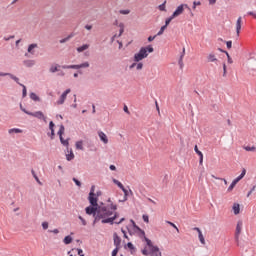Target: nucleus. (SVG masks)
<instances>
[{"label": "nucleus", "instance_id": "obj_1", "mask_svg": "<svg viewBox=\"0 0 256 256\" xmlns=\"http://www.w3.org/2000/svg\"><path fill=\"white\" fill-rule=\"evenodd\" d=\"M153 51H155V49L152 45L140 48L139 52L134 54V62L139 63V61L147 59V57H149V53H153Z\"/></svg>", "mask_w": 256, "mask_h": 256}, {"label": "nucleus", "instance_id": "obj_2", "mask_svg": "<svg viewBox=\"0 0 256 256\" xmlns=\"http://www.w3.org/2000/svg\"><path fill=\"white\" fill-rule=\"evenodd\" d=\"M187 9L188 11H191V8L187 4H181L179 5L175 11L172 13V17H179V15H183V11Z\"/></svg>", "mask_w": 256, "mask_h": 256}, {"label": "nucleus", "instance_id": "obj_3", "mask_svg": "<svg viewBox=\"0 0 256 256\" xmlns=\"http://www.w3.org/2000/svg\"><path fill=\"white\" fill-rule=\"evenodd\" d=\"M142 237H144V241L146 242L147 247H149V249H150V254H154V253L159 252V246L153 245V242L151 241V239L147 238L145 236V234Z\"/></svg>", "mask_w": 256, "mask_h": 256}, {"label": "nucleus", "instance_id": "obj_4", "mask_svg": "<svg viewBox=\"0 0 256 256\" xmlns=\"http://www.w3.org/2000/svg\"><path fill=\"white\" fill-rule=\"evenodd\" d=\"M88 201L90 203V205H92V207H98V201H99V198L97 197L96 194H89L88 195Z\"/></svg>", "mask_w": 256, "mask_h": 256}, {"label": "nucleus", "instance_id": "obj_5", "mask_svg": "<svg viewBox=\"0 0 256 256\" xmlns=\"http://www.w3.org/2000/svg\"><path fill=\"white\" fill-rule=\"evenodd\" d=\"M30 117H36V119H40L42 121H47V117H45V114H43L41 111H36L32 113H28Z\"/></svg>", "mask_w": 256, "mask_h": 256}, {"label": "nucleus", "instance_id": "obj_6", "mask_svg": "<svg viewBox=\"0 0 256 256\" xmlns=\"http://www.w3.org/2000/svg\"><path fill=\"white\" fill-rule=\"evenodd\" d=\"M0 77H10V79H12L13 81H15V83H17V85H22V84L19 82V77L13 75L12 73L0 72Z\"/></svg>", "mask_w": 256, "mask_h": 256}, {"label": "nucleus", "instance_id": "obj_7", "mask_svg": "<svg viewBox=\"0 0 256 256\" xmlns=\"http://www.w3.org/2000/svg\"><path fill=\"white\" fill-rule=\"evenodd\" d=\"M243 228V221L239 220L236 225L235 240L239 241V235H241V229Z\"/></svg>", "mask_w": 256, "mask_h": 256}, {"label": "nucleus", "instance_id": "obj_8", "mask_svg": "<svg viewBox=\"0 0 256 256\" xmlns=\"http://www.w3.org/2000/svg\"><path fill=\"white\" fill-rule=\"evenodd\" d=\"M97 207L98 206H92L91 204H90V206H87L85 208L86 215H93L94 216L97 213Z\"/></svg>", "mask_w": 256, "mask_h": 256}, {"label": "nucleus", "instance_id": "obj_9", "mask_svg": "<svg viewBox=\"0 0 256 256\" xmlns=\"http://www.w3.org/2000/svg\"><path fill=\"white\" fill-rule=\"evenodd\" d=\"M130 222L132 223L135 233L138 231L142 236H145V231L135 223V220L131 219Z\"/></svg>", "mask_w": 256, "mask_h": 256}, {"label": "nucleus", "instance_id": "obj_10", "mask_svg": "<svg viewBox=\"0 0 256 256\" xmlns=\"http://www.w3.org/2000/svg\"><path fill=\"white\" fill-rule=\"evenodd\" d=\"M113 241L115 247L121 248V237H119L117 232L113 233Z\"/></svg>", "mask_w": 256, "mask_h": 256}, {"label": "nucleus", "instance_id": "obj_11", "mask_svg": "<svg viewBox=\"0 0 256 256\" xmlns=\"http://www.w3.org/2000/svg\"><path fill=\"white\" fill-rule=\"evenodd\" d=\"M194 151H195V153H197V155L199 156V165H203V152H201V151L199 150V148L197 147V145H195Z\"/></svg>", "mask_w": 256, "mask_h": 256}, {"label": "nucleus", "instance_id": "obj_12", "mask_svg": "<svg viewBox=\"0 0 256 256\" xmlns=\"http://www.w3.org/2000/svg\"><path fill=\"white\" fill-rule=\"evenodd\" d=\"M39 47V45H37V43H33V44H30L28 46V53H30V55H35V51L33 49H37Z\"/></svg>", "mask_w": 256, "mask_h": 256}, {"label": "nucleus", "instance_id": "obj_13", "mask_svg": "<svg viewBox=\"0 0 256 256\" xmlns=\"http://www.w3.org/2000/svg\"><path fill=\"white\" fill-rule=\"evenodd\" d=\"M124 247H125V249H127V247H128V249H130L131 255H134V253L137 251V248H135V246L133 245L132 242H128L126 244V246H124Z\"/></svg>", "mask_w": 256, "mask_h": 256}, {"label": "nucleus", "instance_id": "obj_14", "mask_svg": "<svg viewBox=\"0 0 256 256\" xmlns=\"http://www.w3.org/2000/svg\"><path fill=\"white\" fill-rule=\"evenodd\" d=\"M100 141H102V143H105V145H107V143H109V139H107V135L103 132H99L98 133Z\"/></svg>", "mask_w": 256, "mask_h": 256}, {"label": "nucleus", "instance_id": "obj_15", "mask_svg": "<svg viewBox=\"0 0 256 256\" xmlns=\"http://www.w3.org/2000/svg\"><path fill=\"white\" fill-rule=\"evenodd\" d=\"M62 66L59 64H54L49 68V72L50 73H57V71H59V69H61Z\"/></svg>", "mask_w": 256, "mask_h": 256}, {"label": "nucleus", "instance_id": "obj_16", "mask_svg": "<svg viewBox=\"0 0 256 256\" xmlns=\"http://www.w3.org/2000/svg\"><path fill=\"white\" fill-rule=\"evenodd\" d=\"M232 209L234 211V215H239V213H241V206L239 203H234Z\"/></svg>", "mask_w": 256, "mask_h": 256}, {"label": "nucleus", "instance_id": "obj_17", "mask_svg": "<svg viewBox=\"0 0 256 256\" xmlns=\"http://www.w3.org/2000/svg\"><path fill=\"white\" fill-rule=\"evenodd\" d=\"M101 223L104 225L107 223H109L110 225H115L114 218L112 217L102 219Z\"/></svg>", "mask_w": 256, "mask_h": 256}, {"label": "nucleus", "instance_id": "obj_18", "mask_svg": "<svg viewBox=\"0 0 256 256\" xmlns=\"http://www.w3.org/2000/svg\"><path fill=\"white\" fill-rule=\"evenodd\" d=\"M241 20H242V18L239 17L236 21V33H237V35H239V33H241Z\"/></svg>", "mask_w": 256, "mask_h": 256}, {"label": "nucleus", "instance_id": "obj_19", "mask_svg": "<svg viewBox=\"0 0 256 256\" xmlns=\"http://www.w3.org/2000/svg\"><path fill=\"white\" fill-rule=\"evenodd\" d=\"M89 49V44H83L82 46L78 47L76 51L78 53H83V51H87Z\"/></svg>", "mask_w": 256, "mask_h": 256}, {"label": "nucleus", "instance_id": "obj_20", "mask_svg": "<svg viewBox=\"0 0 256 256\" xmlns=\"http://www.w3.org/2000/svg\"><path fill=\"white\" fill-rule=\"evenodd\" d=\"M63 243L65 245H71V243H73V237H71L70 235L66 236L64 239H63Z\"/></svg>", "mask_w": 256, "mask_h": 256}, {"label": "nucleus", "instance_id": "obj_21", "mask_svg": "<svg viewBox=\"0 0 256 256\" xmlns=\"http://www.w3.org/2000/svg\"><path fill=\"white\" fill-rule=\"evenodd\" d=\"M65 133V126L63 124H61L59 126V130H58V135H59V139L63 138V134Z\"/></svg>", "mask_w": 256, "mask_h": 256}, {"label": "nucleus", "instance_id": "obj_22", "mask_svg": "<svg viewBox=\"0 0 256 256\" xmlns=\"http://www.w3.org/2000/svg\"><path fill=\"white\" fill-rule=\"evenodd\" d=\"M65 99H67V96L64 93H62L57 101V105H63V103H65Z\"/></svg>", "mask_w": 256, "mask_h": 256}, {"label": "nucleus", "instance_id": "obj_23", "mask_svg": "<svg viewBox=\"0 0 256 256\" xmlns=\"http://www.w3.org/2000/svg\"><path fill=\"white\" fill-rule=\"evenodd\" d=\"M62 69H79V64L62 65Z\"/></svg>", "mask_w": 256, "mask_h": 256}, {"label": "nucleus", "instance_id": "obj_24", "mask_svg": "<svg viewBox=\"0 0 256 256\" xmlns=\"http://www.w3.org/2000/svg\"><path fill=\"white\" fill-rule=\"evenodd\" d=\"M23 64H24L26 67H33V65H35V60H24V61H23Z\"/></svg>", "mask_w": 256, "mask_h": 256}, {"label": "nucleus", "instance_id": "obj_25", "mask_svg": "<svg viewBox=\"0 0 256 256\" xmlns=\"http://www.w3.org/2000/svg\"><path fill=\"white\" fill-rule=\"evenodd\" d=\"M209 63H215V61H217V57H215V54L210 53L207 57Z\"/></svg>", "mask_w": 256, "mask_h": 256}, {"label": "nucleus", "instance_id": "obj_26", "mask_svg": "<svg viewBox=\"0 0 256 256\" xmlns=\"http://www.w3.org/2000/svg\"><path fill=\"white\" fill-rule=\"evenodd\" d=\"M245 175H247V170L243 168L241 174L238 177H236V180H238V183L239 181H241V179H243V177H245Z\"/></svg>", "mask_w": 256, "mask_h": 256}, {"label": "nucleus", "instance_id": "obj_27", "mask_svg": "<svg viewBox=\"0 0 256 256\" xmlns=\"http://www.w3.org/2000/svg\"><path fill=\"white\" fill-rule=\"evenodd\" d=\"M8 133L10 135H12V133H23V130L19 129V128H11L8 130Z\"/></svg>", "mask_w": 256, "mask_h": 256}, {"label": "nucleus", "instance_id": "obj_28", "mask_svg": "<svg viewBox=\"0 0 256 256\" xmlns=\"http://www.w3.org/2000/svg\"><path fill=\"white\" fill-rule=\"evenodd\" d=\"M20 87H22V98L25 99L27 97V87L24 84H20Z\"/></svg>", "mask_w": 256, "mask_h": 256}, {"label": "nucleus", "instance_id": "obj_29", "mask_svg": "<svg viewBox=\"0 0 256 256\" xmlns=\"http://www.w3.org/2000/svg\"><path fill=\"white\" fill-rule=\"evenodd\" d=\"M121 191L124 193V199L123 201H127V197H129V190L124 187L121 188Z\"/></svg>", "mask_w": 256, "mask_h": 256}, {"label": "nucleus", "instance_id": "obj_30", "mask_svg": "<svg viewBox=\"0 0 256 256\" xmlns=\"http://www.w3.org/2000/svg\"><path fill=\"white\" fill-rule=\"evenodd\" d=\"M30 99H32V101H41V98H39L35 92L30 93Z\"/></svg>", "mask_w": 256, "mask_h": 256}, {"label": "nucleus", "instance_id": "obj_31", "mask_svg": "<svg viewBox=\"0 0 256 256\" xmlns=\"http://www.w3.org/2000/svg\"><path fill=\"white\" fill-rule=\"evenodd\" d=\"M31 173H32V175H33L35 181H37V183H38L39 185H43V183L41 182V180H39V177H38L37 174L35 173V170L32 169V170H31Z\"/></svg>", "mask_w": 256, "mask_h": 256}, {"label": "nucleus", "instance_id": "obj_32", "mask_svg": "<svg viewBox=\"0 0 256 256\" xmlns=\"http://www.w3.org/2000/svg\"><path fill=\"white\" fill-rule=\"evenodd\" d=\"M112 181H113L114 185H117V187H119V189H123V187H125V186H123V184L121 182H119V180H117L115 178H113Z\"/></svg>", "mask_w": 256, "mask_h": 256}, {"label": "nucleus", "instance_id": "obj_33", "mask_svg": "<svg viewBox=\"0 0 256 256\" xmlns=\"http://www.w3.org/2000/svg\"><path fill=\"white\" fill-rule=\"evenodd\" d=\"M119 27H120V30H119L118 37H121L123 35V33L125 32V25L123 23H120Z\"/></svg>", "mask_w": 256, "mask_h": 256}, {"label": "nucleus", "instance_id": "obj_34", "mask_svg": "<svg viewBox=\"0 0 256 256\" xmlns=\"http://www.w3.org/2000/svg\"><path fill=\"white\" fill-rule=\"evenodd\" d=\"M66 159L68 161H73V159H75V154H73V150H71L70 153L66 155Z\"/></svg>", "mask_w": 256, "mask_h": 256}, {"label": "nucleus", "instance_id": "obj_35", "mask_svg": "<svg viewBox=\"0 0 256 256\" xmlns=\"http://www.w3.org/2000/svg\"><path fill=\"white\" fill-rule=\"evenodd\" d=\"M94 217V221H93V226L96 225V223H98V221H101V219H103V216H97V213L93 216Z\"/></svg>", "mask_w": 256, "mask_h": 256}, {"label": "nucleus", "instance_id": "obj_36", "mask_svg": "<svg viewBox=\"0 0 256 256\" xmlns=\"http://www.w3.org/2000/svg\"><path fill=\"white\" fill-rule=\"evenodd\" d=\"M198 239L202 245H205V237H203V232L198 233Z\"/></svg>", "mask_w": 256, "mask_h": 256}, {"label": "nucleus", "instance_id": "obj_37", "mask_svg": "<svg viewBox=\"0 0 256 256\" xmlns=\"http://www.w3.org/2000/svg\"><path fill=\"white\" fill-rule=\"evenodd\" d=\"M165 29H167V25H163L160 30L158 31V33L156 34L157 37H160V35H163V33H165Z\"/></svg>", "mask_w": 256, "mask_h": 256}, {"label": "nucleus", "instance_id": "obj_38", "mask_svg": "<svg viewBox=\"0 0 256 256\" xmlns=\"http://www.w3.org/2000/svg\"><path fill=\"white\" fill-rule=\"evenodd\" d=\"M76 149H79L80 151H83V141H77L76 142Z\"/></svg>", "mask_w": 256, "mask_h": 256}, {"label": "nucleus", "instance_id": "obj_39", "mask_svg": "<svg viewBox=\"0 0 256 256\" xmlns=\"http://www.w3.org/2000/svg\"><path fill=\"white\" fill-rule=\"evenodd\" d=\"M89 62H84L82 64H78V69H87L89 67Z\"/></svg>", "mask_w": 256, "mask_h": 256}, {"label": "nucleus", "instance_id": "obj_40", "mask_svg": "<svg viewBox=\"0 0 256 256\" xmlns=\"http://www.w3.org/2000/svg\"><path fill=\"white\" fill-rule=\"evenodd\" d=\"M60 143L64 145V147H69V138L64 140L63 137L60 138Z\"/></svg>", "mask_w": 256, "mask_h": 256}, {"label": "nucleus", "instance_id": "obj_41", "mask_svg": "<svg viewBox=\"0 0 256 256\" xmlns=\"http://www.w3.org/2000/svg\"><path fill=\"white\" fill-rule=\"evenodd\" d=\"M172 19H175V17H173V15H171L170 17H168L166 20H165V24L166 27H169V24L171 23V20Z\"/></svg>", "mask_w": 256, "mask_h": 256}, {"label": "nucleus", "instance_id": "obj_42", "mask_svg": "<svg viewBox=\"0 0 256 256\" xmlns=\"http://www.w3.org/2000/svg\"><path fill=\"white\" fill-rule=\"evenodd\" d=\"M51 133H47L48 137H50L51 140L55 139V129L50 130Z\"/></svg>", "mask_w": 256, "mask_h": 256}, {"label": "nucleus", "instance_id": "obj_43", "mask_svg": "<svg viewBox=\"0 0 256 256\" xmlns=\"http://www.w3.org/2000/svg\"><path fill=\"white\" fill-rule=\"evenodd\" d=\"M166 223L168 225H171L174 229H176L177 233H179V228L177 227V225H175V223H173L171 221H166Z\"/></svg>", "mask_w": 256, "mask_h": 256}, {"label": "nucleus", "instance_id": "obj_44", "mask_svg": "<svg viewBox=\"0 0 256 256\" xmlns=\"http://www.w3.org/2000/svg\"><path fill=\"white\" fill-rule=\"evenodd\" d=\"M167 3V1H164V3H162V4H160L159 6H158V9H159V11H166V9H165V4Z\"/></svg>", "mask_w": 256, "mask_h": 256}, {"label": "nucleus", "instance_id": "obj_45", "mask_svg": "<svg viewBox=\"0 0 256 256\" xmlns=\"http://www.w3.org/2000/svg\"><path fill=\"white\" fill-rule=\"evenodd\" d=\"M120 249H121V248L115 246V249L112 251V255H111V256H117V254L119 253V250H120Z\"/></svg>", "mask_w": 256, "mask_h": 256}, {"label": "nucleus", "instance_id": "obj_46", "mask_svg": "<svg viewBox=\"0 0 256 256\" xmlns=\"http://www.w3.org/2000/svg\"><path fill=\"white\" fill-rule=\"evenodd\" d=\"M245 151H256V147L255 146H246L244 147Z\"/></svg>", "mask_w": 256, "mask_h": 256}, {"label": "nucleus", "instance_id": "obj_47", "mask_svg": "<svg viewBox=\"0 0 256 256\" xmlns=\"http://www.w3.org/2000/svg\"><path fill=\"white\" fill-rule=\"evenodd\" d=\"M72 181L75 183V185H76L77 187H81V181H79V179H77V178H72Z\"/></svg>", "mask_w": 256, "mask_h": 256}, {"label": "nucleus", "instance_id": "obj_48", "mask_svg": "<svg viewBox=\"0 0 256 256\" xmlns=\"http://www.w3.org/2000/svg\"><path fill=\"white\" fill-rule=\"evenodd\" d=\"M178 64H179L180 69H183V67H184V64H183V56H180V58H179V60H178Z\"/></svg>", "mask_w": 256, "mask_h": 256}, {"label": "nucleus", "instance_id": "obj_49", "mask_svg": "<svg viewBox=\"0 0 256 256\" xmlns=\"http://www.w3.org/2000/svg\"><path fill=\"white\" fill-rule=\"evenodd\" d=\"M98 210L101 212V213H107V207L106 206H98Z\"/></svg>", "mask_w": 256, "mask_h": 256}, {"label": "nucleus", "instance_id": "obj_50", "mask_svg": "<svg viewBox=\"0 0 256 256\" xmlns=\"http://www.w3.org/2000/svg\"><path fill=\"white\" fill-rule=\"evenodd\" d=\"M96 216L97 217H102V219H105V213H101L98 208H97V211H96Z\"/></svg>", "mask_w": 256, "mask_h": 256}, {"label": "nucleus", "instance_id": "obj_51", "mask_svg": "<svg viewBox=\"0 0 256 256\" xmlns=\"http://www.w3.org/2000/svg\"><path fill=\"white\" fill-rule=\"evenodd\" d=\"M142 219H143L144 223H149V215L143 214Z\"/></svg>", "mask_w": 256, "mask_h": 256}, {"label": "nucleus", "instance_id": "obj_52", "mask_svg": "<svg viewBox=\"0 0 256 256\" xmlns=\"http://www.w3.org/2000/svg\"><path fill=\"white\" fill-rule=\"evenodd\" d=\"M136 69L137 71H141V69H143V63L142 62L136 63Z\"/></svg>", "mask_w": 256, "mask_h": 256}, {"label": "nucleus", "instance_id": "obj_53", "mask_svg": "<svg viewBox=\"0 0 256 256\" xmlns=\"http://www.w3.org/2000/svg\"><path fill=\"white\" fill-rule=\"evenodd\" d=\"M226 47L227 49H231V47H233V41L229 40V41H226Z\"/></svg>", "mask_w": 256, "mask_h": 256}, {"label": "nucleus", "instance_id": "obj_54", "mask_svg": "<svg viewBox=\"0 0 256 256\" xmlns=\"http://www.w3.org/2000/svg\"><path fill=\"white\" fill-rule=\"evenodd\" d=\"M78 219L81 221V223L84 227H85V225H87V221L82 216H78Z\"/></svg>", "mask_w": 256, "mask_h": 256}, {"label": "nucleus", "instance_id": "obj_55", "mask_svg": "<svg viewBox=\"0 0 256 256\" xmlns=\"http://www.w3.org/2000/svg\"><path fill=\"white\" fill-rule=\"evenodd\" d=\"M235 183H231L230 186L228 187L227 191L230 193V191H233V189H235Z\"/></svg>", "mask_w": 256, "mask_h": 256}, {"label": "nucleus", "instance_id": "obj_56", "mask_svg": "<svg viewBox=\"0 0 256 256\" xmlns=\"http://www.w3.org/2000/svg\"><path fill=\"white\" fill-rule=\"evenodd\" d=\"M198 5H201V1H194V2H193L192 9H197V6H198Z\"/></svg>", "mask_w": 256, "mask_h": 256}, {"label": "nucleus", "instance_id": "obj_57", "mask_svg": "<svg viewBox=\"0 0 256 256\" xmlns=\"http://www.w3.org/2000/svg\"><path fill=\"white\" fill-rule=\"evenodd\" d=\"M131 13V10H120L121 15H129Z\"/></svg>", "mask_w": 256, "mask_h": 256}, {"label": "nucleus", "instance_id": "obj_58", "mask_svg": "<svg viewBox=\"0 0 256 256\" xmlns=\"http://www.w3.org/2000/svg\"><path fill=\"white\" fill-rule=\"evenodd\" d=\"M111 215H113V211L107 210V211L104 213V218H105V217H111Z\"/></svg>", "mask_w": 256, "mask_h": 256}, {"label": "nucleus", "instance_id": "obj_59", "mask_svg": "<svg viewBox=\"0 0 256 256\" xmlns=\"http://www.w3.org/2000/svg\"><path fill=\"white\" fill-rule=\"evenodd\" d=\"M225 55L227 56L228 59V63H233V59L231 58V56L229 55V52H225Z\"/></svg>", "mask_w": 256, "mask_h": 256}, {"label": "nucleus", "instance_id": "obj_60", "mask_svg": "<svg viewBox=\"0 0 256 256\" xmlns=\"http://www.w3.org/2000/svg\"><path fill=\"white\" fill-rule=\"evenodd\" d=\"M42 228H43L44 230L49 229V222H43V223H42Z\"/></svg>", "mask_w": 256, "mask_h": 256}, {"label": "nucleus", "instance_id": "obj_61", "mask_svg": "<svg viewBox=\"0 0 256 256\" xmlns=\"http://www.w3.org/2000/svg\"><path fill=\"white\" fill-rule=\"evenodd\" d=\"M141 253L142 255H145V256L149 255V251L147 250V248L142 249Z\"/></svg>", "mask_w": 256, "mask_h": 256}, {"label": "nucleus", "instance_id": "obj_62", "mask_svg": "<svg viewBox=\"0 0 256 256\" xmlns=\"http://www.w3.org/2000/svg\"><path fill=\"white\" fill-rule=\"evenodd\" d=\"M49 129H50V130L55 129V123H54L53 121H50V122H49Z\"/></svg>", "mask_w": 256, "mask_h": 256}, {"label": "nucleus", "instance_id": "obj_63", "mask_svg": "<svg viewBox=\"0 0 256 256\" xmlns=\"http://www.w3.org/2000/svg\"><path fill=\"white\" fill-rule=\"evenodd\" d=\"M156 38H157V35L149 36L148 37V42L151 43V41H155Z\"/></svg>", "mask_w": 256, "mask_h": 256}, {"label": "nucleus", "instance_id": "obj_64", "mask_svg": "<svg viewBox=\"0 0 256 256\" xmlns=\"http://www.w3.org/2000/svg\"><path fill=\"white\" fill-rule=\"evenodd\" d=\"M247 15H250L251 17H254V19H256V12L249 11Z\"/></svg>", "mask_w": 256, "mask_h": 256}]
</instances>
